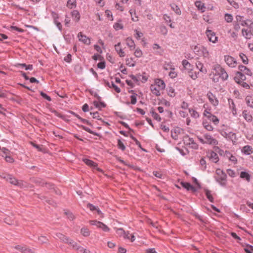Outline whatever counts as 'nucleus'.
Masks as SVG:
<instances>
[{
	"label": "nucleus",
	"instance_id": "obj_1",
	"mask_svg": "<svg viewBox=\"0 0 253 253\" xmlns=\"http://www.w3.org/2000/svg\"><path fill=\"white\" fill-rule=\"evenodd\" d=\"M216 173L217 175L216 181L219 182L221 185L225 186L226 184V174L220 169H217Z\"/></svg>",
	"mask_w": 253,
	"mask_h": 253
},
{
	"label": "nucleus",
	"instance_id": "obj_2",
	"mask_svg": "<svg viewBox=\"0 0 253 253\" xmlns=\"http://www.w3.org/2000/svg\"><path fill=\"white\" fill-rule=\"evenodd\" d=\"M214 70L215 71V73L217 74L222 80L225 81L227 80L228 78V74L224 69L222 68L220 65H216L214 67Z\"/></svg>",
	"mask_w": 253,
	"mask_h": 253
},
{
	"label": "nucleus",
	"instance_id": "obj_3",
	"mask_svg": "<svg viewBox=\"0 0 253 253\" xmlns=\"http://www.w3.org/2000/svg\"><path fill=\"white\" fill-rule=\"evenodd\" d=\"M3 178L6 179L7 181H9L12 184L18 186L20 187L24 186V184L22 181H18L17 179L13 177L11 175H6V176L3 177Z\"/></svg>",
	"mask_w": 253,
	"mask_h": 253
},
{
	"label": "nucleus",
	"instance_id": "obj_4",
	"mask_svg": "<svg viewBox=\"0 0 253 253\" xmlns=\"http://www.w3.org/2000/svg\"><path fill=\"white\" fill-rule=\"evenodd\" d=\"M242 34L246 39H251L252 36H253V24L247 29L243 28L242 30Z\"/></svg>",
	"mask_w": 253,
	"mask_h": 253
},
{
	"label": "nucleus",
	"instance_id": "obj_5",
	"mask_svg": "<svg viewBox=\"0 0 253 253\" xmlns=\"http://www.w3.org/2000/svg\"><path fill=\"white\" fill-rule=\"evenodd\" d=\"M224 58L225 62L228 66L231 68H234L237 66V61L234 57L227 55L224 56Z\"/></svg>",
	"mask_w": 253,
	"mask_h": 253
},
{
	"label": "nucleus",
	"instance_id": "obj_6",
	"mask_svg": "<svg viewBox=\"0 0 253 253\" xmlns=\"http://www.w3.org/2000/svg\"><path fill=\"white\" fill-rule=\"evenodd\" d=\"M89 222L91 225H95L98 228L102 229V230L104 232H108L110 230L109 227L101 222L97 221L96 220H90Z\"/></svg>",
	"mask_w": 253,
	"mask_h": 253
},
{
	"label": "nucleus",
	"instance_id": "obj_7",
	"mask_svg": "<svg viewBox=\"0 0 253 253\" xmlns=\"http://www.w3.org/2000/svg\"><path fill=\"white\" fill-rule=\"evenodd\" d=\"M204 116L207 117L210 121L213 122L215 125H218L219 123V120L217 117L212 115L210 112L207 110H205Z\"/></svg>",
	"mask_w": 253,
	"mask_h": 253
},
{
	"label": "nucleus",
	"instance_id": "obj_8",
	"mask_svg": "<svg viewBox=\"0 0 253 253\" xmlns=\"http://www.w3.org/2000/svg\"><path fill=\"white\" fill-rule=\"evenodd\" d=\"M204 138L205 139L206 144L211 145H216L218 144V141L208 133L205 134Z\"/></svg>",
	"mask_w": 253,
	"mask_h": 253
},
{
	"label": "nucleus",
	"instance_id": "obj_9",
	"mask_svg": "<svg viewBox=\"0 0 253 253\" xmlns=\"http://www.w3.org/2000/svg\"><path fill=\"white\" fill-rule=\"evenodd\" d=\"M206 34L210 42L215 43L217 41V37L215 36V33L211 30H207Z\"/></svg>",
	"mask_w": 253,
	"mask_h": 253
},
{
	"label": "nucleus",
	"instance_id": "obj_10",
	"mask_svg": "<svg viewBox=\"0 0 253 253\" xmlns=\"http://www.w3.org/2000/svg\"><path fill=\"white\" fill-rule=\"evenodd\" d=\"M78 37L79 39V41L83 42L84 43L87 45L90 44V39L87 37L85 35H83L82 32H80L78 34Z\"/></svg>",
	"mask_w": 253,
	"mask_h": 253
},
{
	"label": "nucleus",
	"instance_id": "obj_11",
	"mask_svg": "<svg viewBox=\"0 0 253 253\" xmlns=\"http://www.w3.org/2000/svg\"><path fill=\"white\" fill-rule=\"evenodd\" d=\"M83 161L86 165H87L92 167L93 169H96L99 171H102V170L98 168L97 167V164L95 163L92 161H91V160H90L89 159H88L84 158V159H83Z\"/></svg>",
	"mask_w": 253,
	"mask_h": 253
},
{
	"label": "nucleus",
	"instance_id": "obj_12",
	"mask_svg": "<svg viewBox=\"0 0 253 253\" xmlns=\"http://www.w3.org/2000/svg\"><path fill=\"white\" fill-rule=\"evenodd\" d=\"M246 78L245 75L241 73L237 72L236 74V76L234 77V80L237 83H240L241 82H243L245 80H246Z\"/></svg>",
	"mask_w": 253,
	"mask_h": 253
},
{
	"label": "nucleus",
	"instance_id": "obj_13",
	"mask_svg": "<svg viewBox=\"0 0 253 253\" xmlns=\"http://www.w3.org/2000/svg\"><path fill=\"white\" fill-rule=\"evenodd\" d=\"M207 96L210 102L214 106H217L218 104V100L211 92H209L207 93Z\"/></svg>",
	"mask_w": 253,
	"mask_h": 253
},
{
	"label": "nucleus",
	"instance_id": "obj_14",
	"mask_svg": "<svg viewBox=\"0 0 253 253\" xmlns=\"http://www.w3.org/2000/svg\"><path fill=\"white\" fill-rule=\"evenodd\" d=\"M104 84L105 85L107 86L110 88H113L117 93H120L121 92V89L118 86L115 84L112 81L109 82L105 80Z\"/></svg>",
	"mask_w": 253,
	"mask_h": 253
},
{
	"label": "nucleus",
	"instance_id": "obj_15",
	"mask_svg": "<svg viewBox=\"0 0 253 253\" xmlns=\"http://www.w3.org/2000/svg\"><path fill=\"white\" fill-rule=\"evenodd\" d=\"M116 233L120 236H123L125 239H129V233L128 232H126L122 228H117Z\"/></svg>",
	"mask_w": 253,
	"mask_h": 253
},
{
	"label": "nucleus",
	"instance_id": "obj_16",
	"mask_svg": "<svg viewBox=\"0 0 253 253\" xmlns=\"http://www.w3.org/2000/svg\"><path fill=\"white\" fill-rule=\"evenodd\" d=\"M209 159L212 162L216 163L219 161V158L216 153L214 151H211L208 154Z\"/></svg>",
	"mask_w": 253,
	"mask_h": 253
},
{
	"label": "nucleus",
	"instance_id": "obj_17",
	"mask_svg": "<svg viewBox=\"0 0 253 253\" xmlns=\"http://www.w3.org/2000/svg\"><path fill=\"white\" fill-rule=\"evenodd\" d=\"M15 249L25 253H34V251L30 248H27L26 246H16Z\"/></svg>",
	"mask_w": 253,
	"mask_h": 253
},
{
	"label": "nucleus",
	"instance_id": "obj_18",
	"mask_svg": "<svg viewBox=\"0 0 253 253\" xmlns=\"http://www.w3.org/2000/svg\"><path fill=\"white\" fill-rule=\"evenodd\" d=\"M33 182L37 185L42 186H44V185H48L49 186L52 187V185L51 183H47L41 178H36L34 180Z\"/></svg>",
	"mask_w": 253,
	"mask_h": 253
},
{
	"label": "nucleus",
	"instance_id": "obj_19",
	"mask_svg": "<svg viewBox=\"0 0 253 253\" xmlns=\"http://www.w3.org/2000/svg\"><path fill=\"white\" fill-rule=\"evenodd\" d=\"M239 70H240L239 72L243 73L247 75L251 76L252 72L250 69L247 68L246 66L244 65H240L238 67Z\"/></svg>",
	"mask_w": 253,
	"mask_h": 253
},
{
	"label": "nucleus",
	"instance_id": "obj_20",
	"mask_svg": "<svg viewBox=\"0 0 253 253\" xmlns=\"http://www.w3.org/2000/svg\"><path fill=\"white\" fill-rule=\"evenodd\" d=\"M115 49L120 57H122L125 56L124 51H123V49L121 47V42H118L115 45Z\"/></svg>",
	"mask_w": 253,
	"mask_h": 253
},
{
	"label": "nucleus",
	"instance_id": "obj_21",
	"mask_svg": "<svg viewBox=\"0 0 253 253\" xmlns=\"http://www.w3.org/2000/svg\"><path fill=\"white\" fill-rule=\"evenodd\" d=\"M126 43L127 45L129 47L130 50H133L135 47V44L134 41L130 38H127L126 39Z\"/></svg>",
	"mask_w": 253,
	"mask_h": 253
},
{
	"label": "nucleus",
	"instance_id": "obj_22",
	"mask_svg": "<svg viewBox=\"0 0 253 253\" xmlns=\"http://www.w3.org/2000/svg\"><path fill=\"white\" fill-rule=\"evenodd\" d=\"M151 91L152 92L155 94L156 96H160L161 94L160 90L161 89L159 88L157 85H151L150 87Z\"/></svg>",
	"mask_w": 253,
	"mask_h": 253
},
{
	"label": "nucleus",
	"instance_id": "obj_23",
	"mask_svg": "<svg viewBox=\"0 0 253 253\" xmlns=\"http://www.w3.org/2000/svg\"><path fill=\"white\" fill-rule=\"evenodd\" d=\"M56 236L61 241L65 243H68L69 238L68 237L65 236L64 235L60 233H57L56 234Z\"/></svg>",
	"mask_w": 253,
	"mask_h": 253
},
{
	"label": "nucleus",
	"instance_id": "obj_24",
	"mask_svg": "<svg viewBox=\"0 0 253 253\" xmlns=\"http://www.w3.org/2000/svg\"><path fill=\"white\" fill-rule=\"evenodd\" d=\"M242 152L245 154L250 155L251 153H253V150L251 146L249 145H246L243 148Z\"/></svg>",
	"mask_w": 253,
	"mask_h": 253
},
{
	"label": "nucleus",
	"instance_id": "obj_25",
	"mask_svg": "<svg viewBox=\"0 0 253 253\" xmlns=\"http://www.w3.org/2000/svg\"><path fill=\"white\" fill-rule=\"evenodd\" d=\"M97 99H98V101L99 102H98V101H94L93 102L94 105L96 108H100V107L104 108V107H106V104L104 102L100 101L101 97L100 96H97Z\"/></svg>",
	"mask_w": 253,
	"mask_h": 253
},
{
	"label": "nucleus",
	"instance_id": "obj_26",
	"mask_svg": "<svg viewBox=\"0 0 253 253\" xmlns=\"http://www.w3.org/2000/svg\"><path fill=\"white\" fill-rule=\"evenodd\" d=\"M197 68L200 71V72L206 73L207 71L206 68H204L203 64L200 61H197L196 63Z\"/></svg>",
	"mask_w": 253,
	"mask_h": 253
},
{
	"label": "nucleus",
	"instance_id": "obj_27",
	"mask_svg": "<svg viewBox=\"0 0 253 253\" xmlns=\"http://www.w3.org/2000/svg\"><path fill=\"white\" fill-rule=\"evenodd\" d=\"M157 85L159 88L163 90L165 87V84L164 82L161 79H157L156 81V84H154Z\"/></svg>",
	"mask_w": 253,
	"mask_h": 253
},
{
	"label": "nucleus",
	"instance_id": "obj_28",
	"mask_svg": "<svg viewBox=\"0 0 253 253\" xmlns=\"http://www.w3.org/2000/svg\"><path fill=\"white\" fill-rule=\"evenodd\" d=\"M243 116L244 119L248 122H251L252 120V116L247 110L243 112Z\"/></svg>",
	"mask_w": 253,
	"mask_h": 253
},
{
	"label": "nucleus",
	"instance_id": "obj_29",
	"mask_svg": "<svg viewBox=\"0 0 253 253\" xmlns=\"http://www.w3.org/2000/svg\"><path fill=\"white\" fill-rule=\"evenodd\" d=\"M38 242L41 244H48L49 240L45 236H40L38 237Z\"/></svg>",
	"mask_w": 253,
	"mask_h": 253
},
{
	"label": "nucleus",
	"instance_id": "obj_30",
	"mask_svg": "<svg viewBox=\"0 0 253 253\" xmlns=\"http://www.w3.org/2000/svg\"><path fill=\"white\" fill-rule=\"evenodd\" d=\"M171 8L173 11H174L175 13L177 15H180L181 13V11L179 7L175 3H172L170 4Z\"/></svg>",
	"mask_w": 253,
	"mask_h": 253
},
{
	"label": "nucleus",
	"instance_id": "obj_31",
	"mask_svg": "<svg viewBox=\"0 0 253 253\" xmlns=\"http://www.w3.org/2000/svg\"><path fill=\"white\" fill-rule=\"evenodd\" d=\"M240 177L243 179H245L247 181H250L251 179V175L249 173L246 171H242L240 173Z\"/></svg>",
	"mask_w": 253,
	"mask_h": 253
},
{
	"label": "nucleus",
	"instance_id": "obj_32",
	"mask_svg": "<svg viewBox=\"0 0 253 253\" xmlns=\"http://www.w3.org/2000/svg\"><path fill=\"white\" fill-rule=\"evenodd\" d=\"M72 17L76 22L79 21L80 18V15L77 10H73L72 13Z\"/></svg>",
	"mask_w": 253,
	"mask_h": 253
},
{
	"label": "nucleus",
	"instance_id": "obj_33",
	"mask_svg": "<svg viewBox=\"0 0 253 253\" xmlns=\"http://www.w3.org/2000/svg\"><path fill=\"white\" fill-rule=\"evenodd\" d=\"M203 125L204 128H205L208 131H212L213 129L212 126L205 120L203 121Z\"/></svg>",
	"mask_w": 253,
	"mask_h": 253
},
{
	"label": "nucleus",
	"instance_id": "obj_34",
	"mask_svg": "<svg viewBox=\"0 0 253 253\" xmlns=\"http://www.w3.org/2000/svg\"><path fill=\"white\" fill-rule=\"evenodd\" d=\"M68 244L71 245L73 248L75 250H79L81 248V247L79 246L78 244L76 242H74L73 240L69 239V241H68Z\"/></svg>",
	"mask_w": 253,
	"mask_h": 253
},
{
	"label": "nucleus",
	"instance_id": "obj_35",
	"mask_svg": "<svg viewBox=\"0 0 253 253\" xmlns=\"http://www.w3.org/2000/svg\"><path fill=\"white\" fill-rule=\"evenodd\" d=\"M90 231L88 229L85 227H83L81 230V233L84 237H88L90 235Z\"/></svg>",
	"mask_w": 253,
	"mask_h": 253
},
{
	"label": "nucleus",
	"instance_id": "obj_36",
	"mask_svg": "<svg viewBox=\"0 0 253 253\" xmlns=\"http://www.w3.org/2000/svg\"><path fill=\"white\" fill-rule=\"evenodd\" d=\"M129 92L133 93V94L130 96L131 98V104H135L136 103L137 101V94L134 93V91L132 90H131L129 91Z\"/></svg>",
	"mask_w": 253,
	"mask_h": 253
},
{
	"label": "nucleus",
	"instance_id": "obj_37",
	"mask_svg": "<svg viewBox=\"0 0 253 253\" xmlns=\"http://www.w3.org/2000/svg\"><path fill=\"white\" fill-rule=\"evenodd\" d=\"M189 112L192 117L194 118H198L199 117V113L194 109L190 108L189 109Z\"/></svg>",
	"mask_w": 253,
	"mask_h": 253
},
{
	"label": "nucleus",
	"instance_id": "obj_38",
	"mask_svg": "<svg viewBox=\"0 0 253 253\" xmlns=\"http://www.w3.org/2000/svg\"><path fill=\"white\" fill-rule=\"evenodd\" d=\"M126 64L129 67H134L135 65V62L132 58L126 59Z\"/></svg>",
	"mask_w": 253,
	"mask_h": 253
},
{
	"label": "nucleus",
	"instance_id": "obj_39",
	"mask_svg": "<svg viewBox=\"0 0 253 253\" xmlns=\"http://www.w3.org/2000/svg\"><path fill=\"white\" fill-rule=\"evenodd\" d=\"M182 64L185 69L191 70V65L187 60H183L182 61Z\"/></svg>",
	"mask_w": 253,
	"mask_h": 253
},
{
	"label": "nucleus",
	"instance_id": "obj_40",
	"mask_svg": "<svg viewBox=\"0 0 253 253\" xmlns=\"http://www.w3.org/2000/svg\"><path fill=\"white\" fill-rule=\"evenodd\" d=\"M205 191L206 195L207 198L209 199V200L211 202H213V198L212 197V196L211 194V191L208 189H205Z\"/></svg>",
	"mask_w": 253,
	"mask_h": 253
},
{
	"label": "nucleus",
	"instance_id": "obj_41",
	"mask_svg": "<svg viewBox=\"0 0 253 253\" xmlns=\"http://www.w3.org/2000/svg\"><path fill=\"white\" fill-rule=\"evenodd\" d=\"M76 6V0H69L67 3V6L72 8Z\"/></svg>",
	"mask_w": 253,
	"mask_h": 253
},
{
	"label": "nucleus",
	"instance_id": "obj_42",
	"mask_svg": "<svg viewBox=\"0 0 253 253\" xmlns=\"http://www.w3.org/2000/svg\"><path fill=\"white\" fill-rule=\"evenodd\" d=\"M188 139V142H187L188 144H192V147L195 149H197L198 148L197 144L194 142V140L192 138L186 137L185 139Z\"/></svg>",
	"mask_w": 253,
	"mask_h": 253
},
{
	"label": "nucleus",
	"instance_id": "obj_43",
	"mask_svg": "<svg viewBox=\"0 0 253 253\" xmlns=\"http://www.w3.org/2000/svg\"><path fill=\"white\" fill-rule=\"evenodd\" d=\"M150 113L152 114V116L154 118V119L157 120L158 121H161V118L160 116L155 112L153 109L150 111Z\"/></svg>",
	"mask_w": 253,
	"mask_h": 253
},
{
	"label": "nucleus",
	"instance_id": "obj_44",
	"mask_svg": "<svg viewBox=\"0 0 253 253\" xmlns=\"http://www.w3.org/2000/svg\"><path fill=\"white\" fill-rule=\"evenodd\" d=\"M239 56L242 60V62L245 64H248V59L247 56L243 53H241L239 54Z\"/></svg>",
	"mask_w": 253,
	"mask_h": 253
},
{
	"label": "nucleus",
	"instance_id": "obj_45",
	"mask_svg": "<svg viewBox=\"0 0 253 253\" xmlns=\"http://www.w3.org/2000/svg\"><path fill=\"white\" fill-rule=\"evenodd\" d=\"M81 127L84 130H85L86 131L88 132V133H90V134H93L94 135H96V136H98V134L96 132H95L93 131H92L89 128L87 127H86L84 126H81Z\"/></svg>",
	"mask_w": 253,
	"mask_h": 253
},
{
	"label": "nucleus",
	"instance_id": "obj_46",
	"mask_svg": "<svg viewBox=\"0 0 253 253\" xmlns=\"http://www.w3.org/2000/svg\"><path fill=\"white\" fill-rule=\"evenodd\" d=\"M201 51L204 57H209V53L206 47L201 46Z\"/></svg>",
	"mask_w": 253,
	"mask_h": 253
},
{
	"label": "nucleus",
	"instance_id": "obj_47",
	"mask_svg": "<svg viewBox=\"0 0 253 253\" xmlns=\"http://www.w3.org/2000/svg\"><path fill=\"white\" fill-rule=\"evenodd\" d=\"M253 24V22L249 19L243 21L242 22L241 25L243 26H247L248 28Z\"/></svg>",
	"mask_w": 253,
	"mask_h": 253
},
{
	"label": "nucleus",
	"instance_id": "obj_48",
	"mask_svg": "<svg viewBox=\"0 0 253 253\" xmlns=\"http://www.w3.org/2000/svg\"><path fill=\"white\" fill-rule=\"evenodd\" d=\"M160 31L162 34L165 36L168 33L167 28L165 26H161L160 27Z\"/></svg>",
	"mask_w": 253,
	"mask_h": 253
},
{
	"label": "nucleus",
	"instance_id": "obj_49",
	"mask_svg": "<svg viewBox=\"0 0 253 253\" xmlns=\"http://www.w3.org/2000/svg\"><path fill=\"white\" fill-rule=\"evenodd\" d=\"M224 18H225L226 21L228 23L231 22L233 20V16L230 14H228V13L225 14V16H224Z\"/></svg>",
	"mask_w": 253,
	"mask_h": 253
},
{
	"label": "nucleus",
	"instance_id": "obj_50",
	"mask_svg": "<svg viewBox=\"0 0 253 253\" xmlns=\"http://www.w3.org/2000/svg\"><path fill=\"white\" fill-rule=\"evenodd\" d=\"M118 147L122 151H124L126 149L125 146L120 139H118Z\"/></svg>",
	"mask_w": 253,
	"mask_h": 253
},
{
	"label": "nucleus",
	"instance_id": "obj_51",
	"mask_svg": "<svg viewBox=\"0 0 253 253\" xmlns=\"http://www.w3.org/2000/svg\"><path fill=\"white\" fill-rule=\"evenodd\" d=\"M246 99L248 106L253 107V99L251 97L247 96Z\"/></svg>",
	"mask_w": 253,
	"mask_h": 253
},
{
	"label": "nucleus",
	"instance_id": "obj_52",
	"mask_svg": "<svg viewBox=\"0 0 253 253\" xmlns=\"http://www.w3.org/2000/svg\"><path fill=\"white\" fill-rule=\"evenodd\" d=\"M228 2L235 8L237 9L239 8V4L237 2H235L233 0H227Z\"/></svg>",
	"mask_w": 253,
	"mask_h": 253
},
{
	"label": "nucleus",
	"instance_id": "obj_53",
	"mask_svg": "<svg viewBox=\"0 0 253 253\" xmlns=\"http://www.w3.org/2000/svg\"><path fill=\"white\" fill-rule=\"evenodd\" d=\"M65 213L67 216V217L70 220H73L74 219V218H75L74 215L71 212H70L69 211H65Z\"/></svg>",
	"mask_w": 253,
	"mask_h": 253
},
{
	"label": "nucleus",
	"instance_id": "obj_54",
	"mask_svg": "<svg viewBox=\"0 0 253 253\" xmlns=\"http://www.w3.org/2000/svg\"><path fill=\"white\" fill-rule=\"evenodd\" d=\"M181 185L185 188L188 191H189V188L191 186V184L188 182H181L180 183Z\"/></svg>",
	"mask_w": 253,
	"mask_h": 253
},
{
	"label": "nucleus",
	"instance_id": "obj_55",
	"mask_svg": "<svg viewBox=\"0 0 253 253\" xmlns=\"http://www.w3.org/2000/svg\"><path fill=\"white\" fill-rule=\"evenodd\" d=\"M142 54V51L139 48H137L134 52V55L138 58L141 57Z\"/></svg>",
	"mask_w": 253,
	"mask_h": 253
},
{
	"label": "nucleus",
	"instance_id": "obj_56",
	"mask_svg": "<svg viewBox=\"0 0 253 253\" xmlns=\"http://www.w3.org/2000/svg\"><path fill=\"white\" fill-rule=\"evenodd\" d=\"M40 94L43 98L46 99L48 101H50L51 100V97L47 95L46 93H44L43 92L41 91Z\"/></svg>",
	"mask_w": 253,
	"mask_h": 253
},
{
	"label": "nucleus",
	"instance_id": "obj_57",
	"mask_svg": "<svg viewBox=\"0 0 253 253\" xmlns=\"http://www.w3.org/2000/svg\"><path fill=\"white\" fill-rule=\"evenodd\" d=\"M135 31L136 33L135 37L136 39L139 40L140 38L143 37V34L142 32H139V31H137V30H135Z\"/></svg>",
	"mask_w": 253,
	"mask_h": 253
},
{
	"label": "nucleus",
	"instance_id": "obj_58",
	"mask_svg": "<svg viewBox=\"0 0 253 253\" xmlns=\"http://www.w3.org/2000/svg\"><path fill=\"white\" fill-rule=\"evenodd\" d=\"M215 151H216L221 156H224L225 154V152L219 148L218 147H216L214 148Z\"/></svg>",
	"mask_w": 253,
	"mask_h": 253
},
{
	"label": "nucleus",
	"instance_id": "obj_59",
	"mask_svg": "<svg viewBox=\"0 0 253 253\" xmlns=\"http://www.w3.org/2000/svg\"><path fill=\"white\" fill-rule=\"evenodd\" d=\"M168 95L170 97H174L175 96L174 89L170 87L168 90Z\"/></svg>",
	"mask_w": 253,
	"mask_h": 253
},
{
	"label": "nucleus",
	"instance_id": "obj_60",
	"mask_svg": "<svg viewBox=\"0 0 253 253\" xmlns=\"http://www.w3.org/2000/svg\"><path fill=\"white\" fill-rule=\"evenodd\" d=\"M227 172L228 174L232 177H234L236 176L235 171L232 169H228L227 170Z\"/></svg>",
	"mask_w": 253,
	"mask_h": 253
},
{
	"label": "nucleus",
	"instance_id": "obj_61",
	"mask_svg": "<svg viewBox=\"0 0 253 253\" xmlns=\"http://www.w3.org/2000/svg\"><path fill=\"white\" fill-rule=\"evenodd\" d=\"M90 114L92 115L93 118L96 119L98 120H101V118H100L97 112L94 113H90Z\"/></svg>",
	"mask_w": 253,
	"mask_h": 253
},
{
	"label": "nucleus",
	"instance_id": "obj_62",
	"mask_svg": "<svg viewBox=\"0 0 253 253\" xmlns=\"http://www.w3.org/2000/svg\"><path fill=\"white\" fill-rule=\"evenodd\" d=\"M1 152L5 156H7L10 154V151L4 147L1 149Z\"/></svg>",
	"mask_w": 253,
	"mask_h": 253
},
{
	"label": "nucleus",
	"instance_id": "obj_63",
	"mask_svg": "<svg viewBox=\"0 0 253 253\" xmlns=\"http://www.w3.org/2000/svg\"><path fill=\"white\" fill-rule=\"evenodd\" d=\"M114 27L116 30L122 29L123 28V25L118 23H115L114 25Z\"/></svg>",
	"mask_w": 253,
	"mask_h": 253
},
{
	"label": "nucleus",
	"instance_id": "obj_64",
	"mask_svg": "<svg viewBox=\"0 0 253 253\" xmlns=\"http://www.w3.org/2000/svg\"><path fill=\"white\" fill-rule=\"evenodd\" d=\"M97 67L98 68L101 69H103L105 68V62H100L98 63Z\"/></svg>",
	"mask_w": 253,
	"mask_h": 253
}]
</instances>
